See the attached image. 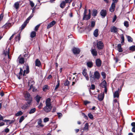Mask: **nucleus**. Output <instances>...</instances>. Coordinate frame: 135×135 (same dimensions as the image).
<instances>
[{"instance_id": "1", "label": "nucleus", "mask_w": 135, "mask_h": 135, "mask_svg": "<svg viewBox=\"0 0 135 135\" xmlns=\"http://www.w3.org/2000/svg\"><path fill=\"white\" fill-rule=\"evenodd\" d=\"M90 80L91 83L95 81L96 80H98L100 77V75L99 73L97 71L94 72L93 76L92 74H90Z\"/></svg>"}, {"instance_id": "2", "label": "nucleus", "mask_w": 135, "mask_h": 135, "mask_svg": "<svg viewBox=\"0 0 135 135\" xmlns=\"http://www.w3.org/2000/svg\"><path fill=\"white\" fill-rule=\"evenodd\" d=\"M24 95L27 103L30 105L32 101V98L29 93L27 92H25L24 93Z\"/></svg>"}, {"instance_id": "3", "label": "nucleus", "mask_w": 135, "mask_h": 135, "mask_svg": "<svg viewBox=\"0 0 135 135\" xmlns=\"http://www.w3.org/2000/svg\"><path fill=\"white\" fill-rule=\"evenodd\" d=\"M122 87V86H120V88L118 89L117 90L115 91L113 94L114 98H118L119 97V92H120L121 91Z\"/></svg>"}, {"instance_id": "4", "label": "nucleus", "mask_w": 135, "mask_h": 135, "mask_svg": "<svg viewBox=\"0 0 135 135\" xmlns=\"http://www.w3.org/2000/svg\"><path fill=\"white\" fill-rule=\"evenodd\" d=\"M97 46V48L99 50L102 49L104 47V45L103 42L101 41H98Z\"/></svg>"}, {"instance_id": "5", "label": "nucleus", "mask_w": 135, "mask_h": 135, "mask_svg": "<svg viewBox=\"0 0 135 135\" xmlns=\"http://www.w3.org/2000/svg\"><path fill=\"white\" fill-rule=\"evenodd\" d=\"M52 108V107L51 105H46L44 108L43 109L45 112H46L48 113L50 112Z\"/></svg>"}, {"instance_id": "6", "label": "nucleus", "mask_w": 135, "mask_h": 135, "mask_svg": "<svg viewBox=\"0 0 135 135\" xmlns=\"http://www.w3.org/2000/svg\"><path fill=\"white\" fill-rule=\"evenodd\" d=\"M19 62L21 64H23L25 62V59L23 57H22L21 55H20L18 57L17 59Z\"/></svg>"}, {"instance_id": "7", "label": "nucleus", "mask_w": 135, "mask_h": 135, "mask_svg": "<svg viewBox=\"0 0 135 135\" xmlns=\"http://www.w3.org/2000/svg\"><path fill=\"white\" fill-rule=\"evenodd\" d=\"M95 64L98 67H100L102 64V61L99 59H97L95 60Z\"/></svg>"}, {"instance_id": "8", "label": "nucleus", "mask_w": 135, "mask_h": 135, "mask_svg": "<svg viewBox=\"0 0 135 135\" xmlns=\"http://www.w3.org/2000/svg\"><path fill=\"white\" fill-rule=\"evenodd\" d=\"M9 48H8L7 50L4 51L3 52V54L5 56L7 55L8 58L9 59H11L10 57L9 56Z\"/></svg>"}, {"instance_id": "9", "label": "nucleus", "mask_w": 135, "mask_h": 135, "mask_svg": "<svg viewBox=\"0 0 135 135\" xmlns=\"http://www.w3.org/2000/svg\"><path fill=\"white\" fill-rule=\"evenodd\" d=\"M90 51L93 56H96L97 55V52L95 49L91 48L90 50Z\"/></svg>"}, {"instance_id": "10", "label": "nucleus", "mask_w": 135, "mask_h": 135, "mask_svg": "<svg viewBox=\"0 0 135 135\" xmlns=\"http://www.w3.org/2000/svg\"><path fill=\"white\" fill-rule=\"evenodd\" d=\"M72 51L73 53L75 54H79L80 52V49L78 48L75 47L73 48L72 50Z\"/></svg>"}, {"instance_id": "11", "label": "nucleus", "mask_w": 135, "mask_h": 135, "mask_svg": "<svg viewBox=\"0 0 135 135\" xmlns=\"http://www.w3.org/2000/svg\"><path fill=\"white\" fill-rule=\"evenodd\" d=\"M100 13L101 16L104 18L106 16L107 14L106 10L104 9L102 10L100 12Z\"/></svg>"}, {"instance_id": "12", "label": "nucleus", "mask_w": 135, "mask_h": 135, "mask_svg": "<svg viewBox=\"0 0 135 135\" xmlns=\"http://www.w3.org/2000/svg\"><path fill=\"white\" fill-rule=\"evenodd\" d=\"M104 97V93H103L99 95L98 98V100L100 101H101L103 99Z\"/></svg>"}, {"instance_id": "13", "label": "nucleus", "mask_w": 135, "mask_h": 135, "mask_svg": "<svg viewBox=\"0 0 135 135\" xmlns=\"http://www.w3.org/2000/svg\"><path fill=\"white\" fill-rule=\"evenodd\" d=\"M56 22L54 21H52L47 25V29H49L50 27H52L55 24Z\"/></svg>"}, {"instance_id": "14", "label": "nucleus", "mask_w": 135, "mask_h": 135, "mask_svg": "<svg viewBox=\"0 0 135 135\" xmlns=\"http://www.w3.org/2000/svg\"><path fill=\"white\" fill-rule=\"evenodd\" d=\"M34 84V82L33 80H29L28 85L29 86H30V89L32 88L33 85Z\"/></svg>"}, {"instance_id": "15", "label": "nucleus", "mask_w": 135, "mask_h": 135, "mask_svg": "<svg viewBox=\"0 0 135 135\" xmlns=\"http://www.w3.org/2000/svg\"><path fill=\"white\" fill-rule=\"evenodd\" d=\"M115 4L114 3H112L110 8V11L112 12H113L114 11L115 7Z\"/></svg>"}, {"instance_id": "16", "label": "nucleus", "mask_w": 135, "mask_h": 135, "mask_svg": "<svg viewBox=\"0 0 135 135\" xmlns=\"http://www.w3.org/2000/svg\"><path fill=\"white\" fill-rule=\"evenodd\" d=\"M100 85L103 88L107 87V83L105 80H104L100 84Z\"/></svg>"}, {"instance_id": "17", "label": "nucleus", "mask_w": 135, "mask_h": 135, "mask_svg": "<svg viewBox=\"0 0 135 135\" xmlns=\"http://www.w3.org/2000/svg\"><path fill=\"white\" fill-rule=\"evenodd\" d=\"M86 65L88 67L90 68L93 66V64L91 61H89L87 62Z\"/></svg>"}, {"instance_id": "18", "label": "nucleus", "mask_w": 135, "mask_h": 135, "mask_svg": "<svg viewBox=\"0 0 135 135\" xmlns=\"http://www.w3.org/2000/svg\"><path fill=\"white\" fill-rule=\"evenodd\" d=\"M117 29L114 26H113L110 29L111 32L116 33L117 31Z\"/></svg>"}, {"instance_id": "19", "label": "nucleus", "mask_w": 135, "mask_h": 135, "mask_svg": "<svg viewBox=\"0 0 135 135\" xmlns=\"http://www.w3.org/2000/svg\"><path fill=\"white\" fill-rule=\"evenodd\" d=\"M98 13V11L97 10L95 9H93L92 14V16H93L94 17H95L97 16Z\"/></svg>"}, {"instance_id": "20", "label": "nucleus", "mask_w": 135, "mask_h": 135, "mask_svg": "<svg viewBox=\"0 0 135 135\" xmlns=\"http://www.w3.org/2000/svg\"><path fill=\"white\" fill-rule=\"evenodd\" d=\"M51 99L50 98H47L46 100L45 104L46 105H51V103L50 102Z\"/></svg>"}, {"instance_id": "21", "label": "nucleus", "mask_w": 135, "mask_h": 135, "mask_svg": "<svg viewBox=\"0 0 135 135\" xmlns=\"http://www.w3.org/2000/svg\"><path fill=\"white\" fill-rule=\"evenodd\" d=\"M41 65V63L38 59H37L35 61V65L39 67Z\"/></svg>"}, {"instance_id": "22", "label": "nucleus", "mask_w": 135, "mask_h": 135, "mask_svg": "<svg viewBox=\"0 0 135 135\" xmlns=\"http://www.w3.org/2000/svg\"><path fill=\"white\" fill-rule=\"evenodd\" d=\"M91 16L89 15H84L83 19L84 20H87L89 19L90 18Z\"/></svg>"}, {"instance_id": "23", "label": "nucleus", "mask_w": 135, "mask_h": 135, "mask_svg": "<svg viewBox=\"0 0 135 135\" xmlns=\"http://www.w3.org/2000/svg\"><path fill=\"white\" fill-rule=\"evenodd\" d=\"M19 3L18 2H15L14 5L13 7L15 8L16 9H18L19 8Z\"/></svg>"}, {"instance_id": "24", "label": "nucleus", "mask_w": 135, "mask_h": 135, "mask_svg": "<svg viewBox=\"0 0 135 135\" xmlns=\"http://www.w3.org/2000/svg\"><path fill=\"white\" fill-rule=\"evenodd\" d=\"M117 49L119 52L123 51V49L121 47V45L120 44H119L117 46Z\"/></svg>"}, {"instance_id": "25", "label": "nucleus", "mask_w": 135, "mask_h": 135, "mask_svg": "<svg viewBox=\"0 0 135 135\" xmlns=\"http://www.w3.org/2000/svg\"><path fill=\"white\" fill-rule=\"evenodd\" d=\"M29 104L28 103H26L24 104L22 107V108L23 109H25L28 107H29Z\"/></svg>"}, {"instance_id": "26", "label": "nucleus", "mask_w": 135, "mask_h": 135, "mask_svg": "<svg viewBox=\"0 0 135 135\" xmlns=\"http://www.w3.org/2000/svg\"><path fill=\"white\" fill-rule=\"evenodd\" d=\"M57 85L55 86V87L54 89V90H55V91H56L57 89L58 88V87L60 86V80L58 78L57 79Z\"/></svg>"}, {"instance_id": "27", "label": "nucleus", "mask_w": 135, "mask_h": 135, "mask_svg": "<svg viewBox=\"0 0 135 135\" xmlns=\"http://www.w3.org/2000/svg\"><path fill=\"white\" fill-rule=\"evenodd\" d=\"M38 121L37 122V124L40 126L41 127H43L44 126V125L41 124L42 121L41 119L40 118L38 120Z\"/></svg>"}, {"instance_id": "28", "label": "nucleus", "mask_w": 135, "mask_h": 135, "mask_svg": "<svg viewBox=\"0 0 135 135\" xmlns=\"http://www.w3.org/2000/svg\"><path fill=\"white\" fill-rule=\"evenodd\" d=\"M98 30L97 29H95L94 31L93 34L95 37H97L98 36Z\"/></svg>"}, {"instance_id": "29", "label": "nucleus", "mask_w": 135, "mask_h": 135, "mask_svg": "<svg viewBox=\"0 0 135 135\" xmlns=\"http://www.w3.org/2000/svg\"><path fill=\"white\" fill-rule=\"evenodd\" d=\"M41 97L38 95H37L35 97V100L38 103Z\"/></svg>"}, {"instance_id": "30", "label": "nucleus", "mask_w": 135, "mask_h": 135, "mask_svg": "<svg viewBox=\"0 0 135 135\" xmlns=\"http://www.w3.org/2000/svg\"><path fill=\"white\" fill-rule=\"evenodd\" d=\"M66 3L65 1H62L60 4V7L62 8H64L65 6Z\"/></svg>"}, {"instance_id": "31", "label": "nucleus", "mask_w": 135, "mask_h": 135, "mask_svg": "<svg viewBox=\"0 0 135 135\" xmlns=\"http://www.w3.org/2000/svg\"><path fill=\"white\" fill-rule=\"evenodd\" d=\"M23 68H25V69H26V73L27 74L29 72V67L28 65H25L23 67Z\"/></svg>"}, {"instance_id": "32", "label": "nucleus", "mask_w": 135, "mask_h": 135, "mask_svg": "<svg viewBox=\"0 0 135 135\" xmlns=\"http://www.w3.org/2000/svg\"><path fill=\"white\" fill-rule=\"evenodd\" d=\"M20 39V34H18L17 36H16L15 38V40L16 41H19Z\"/></svg>"}, {"instance_id": "33", "label": "nucleus", "mask_w": 135, "mask_h": 135, "mask_svg": "<svg viewBox=\"0 0 135 135\" xmlns=\"http://www.w3.org/2000/svg\"><path fill=\"white\" fill-rule=\"evenodd\" d=\"M28 23L25 21L21 26V30H22L25 27Z\"/></svg>"}, {"instance_id": "34", "label": "nucleus", "mask_w": 135, "mask_h": 135, "mask_svg": "<svg viewBox=\"0 0 135 135\" xmlns=\"http://www.w3.org/2000/svg\"><path fill=\"white\" fill-rule=\"evenodd\" d=\"M49 89V87L47 85H45L44 86L42 89L43 91H45Z\"/></svg>"}, {"instance_id": "35", "label": "nucleus", "mask_w": 135, "mask_h": 135, "mask_svg": "<svg viewBox=\"0 0 135 135\" xmlns=\"http://www.w3.org/2000/svg\"><path fill=\"white\" fill-rule=\"evenodd\" d=\"M33 14L32 13L31 15L26 19V20L25 21L27 23H28L30 20L33 16Z\"/></svg>"}, {"instance_id": "36", "label": "nucleus", "mask_w": 135, "mask_h": 135, "mask_svg": "<svg viewBox=\"0 0 135 135\" xmlns=\"http://www.w3.org/2000/svg\"><path fill=\"white\" fill-rule=\"evenodd\" d=\"M36 35V33L35 31H32L30 34V37L32 38L35 37Z\"/></svg>"}, {"instance_id": "37", "label": "nucleus", "mask_w": 135, "mask_h": 135, "mask_svg": "<svg viewBox=\"0 0 135 135\" xmlns=\"http://www.w3.org/2000/svg\"><path fill=\"white\" fill-rule=\"evenodd\" d=\"M126 37L129 42H131L132 41L133 39L130 36L126 35Z\"/></svg>"}, {"instance_id": "38", "label": "nucleus", "mask_w": 135, "mask_h": 135, "mask_svg": "<svg viewBox=\"0 0 135 135\" xmlns=\"http://www.w3.org/2000/svg\"><path fill=\"white\" fill-rule=\"evenodd\" d=\"M14 122V120H8V121L7 123V124L8 126L9 125L13 123Z\"/></svg>"}, {"instance_id": "39", "label": "nucleus", "mask_w": 135, "mask_h": 135, "mask_svg": "<svg viewBox=\"0 0 135 135\" xmlns=\"http://www.w3.org/2000/svg\"><path fill=\"white\" fill-rule=\"evenodd\" d=\"M30 56L28 55V53L25 54H24L22 57L25 58V59H27Z\"/></svg>"}, {"instance_id": "40", "label": "nucleus", "mask_w": 135, "mask_h": 135, "mask_svg": "<svg viewBox=\"0 0 135 135\" xmlns=\"http://www.w3.org/2000/svg\"><path fill=\"white\" fill-rule=\"evenodd\" d=\"M89 127L88 124L87 123H86L85 125V127L84 128V130L88 131V130Z\"/></svg>"}, {"instance_id": "41", "label": "nucleus", "mask_w": 135, "mask_h": 135, "mask_svg": "<svg viewBox=\"0 0 135 135\" xmlns=\"http://www.w3.org/2000/svg\"><path fill=\"white\" fill-rule=\"evenodd\" d=\"M70 83L69 81L68 80H67L64 82V84L65 86H68Z\"/></svg>"}, {"instance_id": "42", "label": "nucleus", "mask_w": 135, "mask_h": 135, "mask_svg": "<svg viewBox=\"0 0 135 135\" xmlns=\"http://www.w3.org/2000/svg\"><path fill=\"white\" fill-rule=\"evenodd\" d=\"M36 111V109L35 108L31 109L29 112L30 114H31L33 113Z\"/></svg>"}, {"instance_id": "43", "label": "nucleus", "mask_w": 135, "mask_h": 135, "mask_svg": "<svg viewBox=\"0 0 135 135\" xmlns=\"http://www.w3.org/2000/svg\"><path fill=\"white\" fill-rule=\"evenodd\" d=\"M22 112L21 111H20L16 114L15 115L16 116H18L22 115Z\"/></svg>"}, {"instance_id": "44", "label": "nucleus", "mask_w": 135, "mask_h": 135, "mask_svg": "<svg viewBox=\"0 0 135 135\" xmlns=\"http://www.w3.org/2000/svg\"><path fill=\"white\" fill-rule=\"evenodd\" d=\"M95 21H91V27H94L95 25Z\"/></svg>"}, {"instance_id": "45", "label": "nucleus", "mask_w": 135, "mask_h": 135, "mask_svg": "<svg viewBox=\"0 0 135 135\" xmlns=\"http://www.w3.org/2000/svg\"><path fill=\"white\" fill-rule=\"evenodd\" d=\"M124 25L126 27H128L129 26L128 22L127 21H124Z\"/></svg>"}, {"instance_id": "46", "label": "nucleus", "mask_w": 135, "mask_h": 135, "mask_svg": "<svg viewBox=\"0 0 135 135\" xmlns=\"http://www.w3.org/2000/svg\"><path fill=\"white\" fill-rule=\"evenodd\" d=\"M129 50L132 51H135V45L130 47H129Z\"/></svg>"}, {"instance_id": "47", "label": "nucleus", "mask_w": 135, "mask_h": 135, "mask_svg": "<svg viewBox=\"0 0 135 135\" xmlns=\"http://www.w3.org/2000/svg\"><path fill=\"white\" fill-rule=\"evenodd\" d=\"M88 116L91 119H93V115L91 114V113H89L88 114Z\"/></svg>"}, {"instance_id": "48", "label": "nucleus", "mask_w": 135, "mask_h": 135, "mask_svg": "<svg viewBox=\"0 0 135 135\" xmlns=\"http://www.w3.org/2000/svg\"><path fill=\"white\" fill-rule=\"evenodd\" d=\"M11 24L10 23H9L8 24L6 23L4 25L3 27L4 28H7L8 27H9V26Z\"/></svg>"}, {"instance_id": "49", "label": "nucleus", "mask_w": 135, "mask_h": 135, "mask_svg": "<svg viewBox=\"0 0 135 135\" xmlns=\"http://www.w3.org/2000/svg\"><path fill=\"white\" fill-rule=\"evenodd\" d=\"M82 115L85 118V119H88V118L87 116L86 115H85L84 113H82Z\"/></svg>"}, {"instance_id": "50", "label": "nucleus", "mask_w": 135, "mask_h": 135, "mask_svg": "<svg viewBox=\"0 0 135 135\" xmlns=\"http://www.w3.org/2000/svg\"><path fill=\"white\" fill-rule=\"evenodd\" d=\"M20 71L19 72V75H22L23 71V68H20Z\"/></svg>"}, {"instance_id": "51", "label": "nucleus", "mask_w": 135, "mask_h": 135, "mask_svg": "<svg viewBox=\"0 0 135 135\" xmlns=\"http://www.w3.org/2000/svg\"><path fill=\"white\" fill-rule=\"evenodd\" d=\"M82 73L83 75L84 76H85L87 75V73L86 72V71L84 69L83 70Z\"/></svg>"}, {"instance_id": "52", "label": "nucleus", "mask_w": 135, "mask_h": 135, "mask_svg": "<svg viewBox=\"0 0 135 135\" xmlns=\"http://www.w3.org/2000/svg\"><path fill=\"white\" fill-rule=\"evenodd\" d=\"M24 119V117L22 116L20 119L19 122L20 123H21Z\"/></svg>"}, {"instance_id": "53", "label": "nucleus", "mask_w": 135, "mask_h": 135, "mask_svg": "<svg viewBox=\"0 0 135 135\" xmlns=\"http://www.w3.org/2000/svg\"><path fill=\"white\" fill-rule=\"evenodd\" d=\"M40 24H38V25H37L35 27L34 30L35 31H37L38 30V28L40 26Z\"/></svg>"}, {"instance_id": "54", "label": "nucleus", "mask_w": 135, "mask_h": 135, "mask_svg": "<svg viewBox=\"0 0 135 135\" xmlns=\"http://www.w3.org/2000/svg\"><path fill=\"white\" fill-rule=\"evenodd\" d=\"M49 119L47 117L45 118L44 119V122L45 123L49 121Z\"/></svg>"}, {"instance_id": "55", "label": "nucleus", "mask_w": 135, "mask_h": 135, "mask_svg": "<svg viewBox=\"0 0 135 135\" xmlns=\"http://www.w3.org/2000/svg\"><path fill=\"white\" fill-rule=\"evenodd\" d=\"M95 88V87L94 85L93 84H91L90 87V89L94 90Z\"/></svg>"}, {"instance_id": "56", "label": "nucleus", "mask_w": 135, "mask_h": 135, "mask_svg": "<svg viewBox=\"0 0 135 135\" xmlns=\"http://www.w3.org/2000/svg\"><path fill=\"white\" fill-rule=\"evenodd\" d=\"M30 4L32 7H33L34 6V3L32 1H30Z\"/></svg>"}, {"instance_id": "57", "label": "nucleus", "mask_w": 135, "mask_h": 135, "mask_svg": "<svg viewBox=\"0 0 135 135\" xmlns=\"http://www.w3.org/2000/svg\"><path fill=\"white\" fill-rule=\"evenodd\" d=\"M57 114L58 115L59 118H60L62 116V114L61 113H57Z\"/></svg>"}, {"instance_id": "58", "label": "nucleus", "mask_w": 135, "mask_h": 135, "mask_svg": "<svg viewBox=\"0 0 135 135\" xmlns=\"http://www.w3.org/2000/svg\"><path fill=\"white\" fill-rule=\"evenodd\" d=\"M114 60L115 61V63H117L118 62V61L119 60L118 59L117 57L114 58Z\"/></svg>"}, {"instance_id": "59", "label": "nucleus", "mask_w": 135, "mask_h": 135, "mask_svg": "<svg viewBox=\"0 0 135 135\" xmlns=\"http://www.w3.org/2000/svg\"><path fill=\"white\" fill-rule=\"evenodd\" d=\"M42 106H43L42 104L41 103H40L39 105L38 106V107L39 109H40L42 107Z\"/></svg>"}, {"instance_id": "60", "label": "nucleus", "mask_w": 135, "mask_h": 135, "mask_svg": "<svg viewBox=\"0 0 135 135\" xmlns=\"http://www.w3.org/2000/svg\"><path fill=\"white\" fill-rule=\"evenodd\" d=\"M72 0H65V2L66 3H70L72 1Z\"/></svg>"}, {"instance_id": "61", "label": "nucleus", "mask_w": 135, "mask_h": 135, "mask_svg": "<svg viewBox=\"0 0 135 135\" xmlns=\"http://www.w3.org/2000/svg\"><path fill=\"white\" fill-rule=\"evenodd\" d=\"M117 18V16L116 15H115L114 16L112 22H114L116 20Z\"/></svg>"}, {"instance_id": "62", "label": "nucleus", "mask_w": 135, "mask_h": 135, "mask_svg": "<svg viewBox=\"0 0 135 135\" xmlns=\"http://www.w3.org/2000/svg\"><path fill=\"white\" fill-rule=\"evenodd\" d=\"M102 75L103 77V78H105L106 77L105 74L104 72H102Z\"/></svg>"}, {"instance_id": "63", "label": "nucleus", "mask_w": 135, "mask_h": 135, "mask_svg": "<svg viewBox=\"0 0 135 135\" xmlns=\"http://www.w3.org/2000/svg\"><path fill=\"white\" fill-rule=\"evenodd\" d=\"M120 36H121L120 38H121V39H122V40H124V37L123 35V34H121Z\"/></svg>"}, {"instance_id": "64", "label": "nucleus", "mask_w": 135, "mask_h": 135, "mask_svg": "<svg viewBox=\"0 0 135 135\" xmlns=\"http://www.w3.org/2000/svg\"><path fill=\"white\" fill-rule=\"evenodd\" d=\"M9 131V130L8 128H6L4 129V132L6 133H7Z\"/></svg>"}]
</instances>
